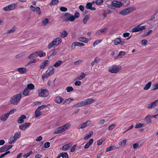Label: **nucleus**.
<instances>
[{
	"instance_id": "59",
	"label": "nucleus",
	"mask_w": 158,
	"mask_h": 158,
	"mask_svg": "<svg viewBox=\"0 0 158 158\" xmlns=\"http://www.w3.org/2000/svg\"><path fill=\"white\" fill-rule=\"evenodd\" d=\"M152 31V30H149L148 32H147L146 33H144L143 36L145 37L148 35L150 34L151 33V32Z\"/></svg>"
},
{
	"instance_id": "63",
	"label": "nucleus",
	"mask_w": 158,
	"mask_h": 158,
	"mask_svg": "<svg viewBox=\"0 0 158 158\" xmlns=\"http://www.w3.org/2000/svg\"><path fill=\"white\" fill-rule=\"evenodd\" d=\"M19 128L22 131H25L26 130L23 124L20 125L19 126Z\"/></svg>"
},
{
	"instance_id": "45",
	"label": "nucleus",
	"mask_w": 158,
	"mask_h": 158,
	"mask_svg": "<svg viewBox=\"0 0 158 158\" xmlns=\"http://www.w3.org/2000/svg\"><path fill=\"white\" fill-rule=\"evenodd\" d=\"M115 147L113 146H110L108 148H107L106 150V152H109L110 151L113 150L114 149H115Z\"/></svg>"
},
{
	"instance_id": "54",
	"label": "nucleus",
	"mask_w": 158,
	"mask_h": 158,
	"mask_svg": "<svg viewBox=\"0 0 158 158\" xmlns=\"http://www.w3.org/2000/svg\"><path fill=\"white\" fill-rule=\"evenodd\" d=\"M15 27L14 26L11 30H9L8 31L7 33L10 34L13 32L15 31Z\"/></svg>"
},
{
	"instance_id": "50",
	"label": "nucleus",
	"mask_w": 158,
	"mask_h": 158,
	"mask_svg": "<svg viewBox=\"0 0 158 158\" xmlns=\"http://www.w3.org/2000/svg\"><path fill=\"white\" fill-rule=\"evenodd\" d=\"M73 88L71 86H68L66 88V90L68 92L73 91Z\"/></svg>"
},
{
	"instance_id": "21",
	"label": "nucleus",
	"mask_w": 158,
	"mask_h": 158,
	"mask_svg": "<svg viewBox=\"0 0 158 158\" xmlns=\"http://www.w3.org/2000/svg\"><path fill=\"white\" fill-rule=\"evenodd\" d=\"M36 52H37L38 56L40 57L45 56H46V53L41 51H38Z\"/></svg>"
},
{
	"instance_id": "53",
	"label": "nucleus",
	"mask_w": 158,
	"mask_h": 158,
	"mask_svg": "<svg viewBox=\"0 0 158 158\" xmlns=\"http://www.w3.org/2000/svg\"><path fill=\"white\" fill-rule=\"evenodd\" d=\"M48 19L47 18H46L42 21V23L44 25V26H45L48 23Z\"/></svg>"
},
{
	"instance_id": "3",
	"label": "nucleus",
	"mask_w": 158,
	"mask_h": 158,
	"mask_svg": "<svg viewBox=\"0 0 158 158\" xmlns=\"http://www.w3.org/2000/svg\"><path fill=\"white\" fill-rule=\"evenodd\" d=\"M22 98L21 94H17L12 97L10 100V103L14 105H17L20 101Z\"/></svg>"
},
{
	"instance_id": "61",
	"label": "nucleus",
	"mask_w": 158,
	"mask_h": 158,
	"mask_svg": "<svg viewBox=\"0 0 158 158\" xmlns=\"http://www.w3.org/2000/svg\"><path fill=\"white\" fill-rule=\"evenodd\" d=\"M23 124L26 129L28 127H29L31 125V123H24Z\"/></svg>"
},
{
	"instance_id": "15",
	"label": "nucleus",
	"mask_w": 158,
	"mask_h": 158,
	"mask_svg": "<svg viewBox=\"0 0 158 158\" xmlns=\"http://www.w3.org/2000/svg\"><path fill=\"white\" fill-rule=\"evenodd\" d=\"M64 100V99L60 96L56 97L55 100V102L59 104L62 103Z\"/></svg>"
},
{
	"instance_id": "16",
	"label": "nucleus",
	"mask_w": 158,
	"mask_h": 158,
	"mask_svg": "<svg viewBox=\"0 0 158 158\" xmlns=\"http://www.w3.org/2000/svg\"><path fill=\"white\" fill-rule=\"evenodd\" d=\"M9 115L7 113L2 115L0 117V119L2 121H5L6 120Z\"/></svg>"
},
{
	"instance_id": "60",
	"label": "nucleus",
	"mask_w": 158,
	"mask_h": 158,
	"mask_svg": "<svg viewBox=\"0 0 158 158\" xmlns=\"http://www.w3.org/2000/svg\"><path fill=\"white\" fill-rule=\"evenodd\" d=\"M44 147L46 148H48L50 146V144L49 142H47L44 144Z\"/></svg>"
},
{
	"instance_id": "13",
	"label": "nucleus",
	"mask_w": 158,
	"mask_h": 158,
	"mask_svg": "<svg viewBox=\"0 0 158 158\" xmlns=\"http://www.w3.org/2000/svg\"><path fill=\"white\" fill-rule=\"evenodd\" d=\"M54 73V69L53 67H50L46 71V73L48 75V76H51Z\"/></svg>"
},
{
	"instance_id": "11",
	"label": "nucleus",
	"mask_w": 158,
	"mask_h": 158,
	"mask_svg": "<svg viewBox=\"0 0 158 158\" xmlns=\"http://www.w3.org/2000/svg\"><path fill=\"white\" fill-rule=\"evenodd\" d=\"M158 102V100H157L154 101L151 104L148 105L147 106V108L148 109H150L152 107H155L157 105V104Z\"/></svg>"
},
{
	"instance_id": "28",
	"label": "nucleus",
	"mask_w": 158,
	"mask_h": 158,
	"mask_svg": "<svg viewBox=\"0 0 158 158\" xmlns=\"http://www.w3.org/2000/svg\"><path fill=\"white\" fill-rule=\"evenodd\" d=\"M120 42V39L119 38H117L114 39V45H116L119 44Z\"/></svg>"
},
{
	"instance_id": "40",
	"label": "nucleus",
	"mask_w": 158,
	"mask_h": 158,
	"mask_svg": "<svg viewBox=\"0 0 158 158\" xmlns=\"http://www.w3.org/2000/svg\"><path fill=\"white\" fill-rule=\"evenodd\" d=\"M126 139H124L119 142L118 144L119 146H124L126 144Z\"/></svg>"
},
{
	"instance_id": "19",
	"label": "nucleus",
	"mask_w": 158,
	"mask_h": 158,
	"mask_svg": "<svg viewBox=\"0 0 158 158\" xmlns=\"http://www.w3.org/2000/svg\"><path fill=\"white\" fill-rule=\"evenodd\" d=\"M72 144L70 143L65 145L62 147V149L64 151H67L70 148V146Z\"/></svg>"
},
{
	"instance_id": "42",
	"label": "nucleus",
	"mask_w": 158,
	"mask_h": 158,
	"mask_svg": "<svg viewBox=\"0 0 158 158\" xmlns=\"http://www.w3.org/2000/svg\"><path fill=\"white\" fill-rule=\"evenodd\" d=\"M73 99H72L69 98L66 99L63 102L64 104H69L70 103L71 101H73Z\"/></svg>"
},
{
	"instance_id": "57",
	"label": "nucleus",
	"mask_w": 158,
	"mask_h": 158,
	"mask_svg": "<svg viewBox=\"0 0 158 158\" xmlns=\"http://www.w3.org/2000/svg\"><path fill=\"white\" fill-rule=\"evenodd\" d=\"M116 125L114 124H112L110 125L108 127V129L109 130H111L113 129L115 127Z\"/></svg>"
},
{
	"instance_id": "18",
	"label": "nucleus",
	"mask_w": 158,
	"mask_h": 158,
	"mask_svg": "<svg viewBox=\"0 0 158 158\" xmlns=\"http://www.w3.org/2000/svg\"><path fill=\"white\" fill-rule=\"evenodd\" d=\"M85 106L84 101H82L81 102L77 103L76 104L74 105V106L76 107H82Z\"/></svg>"
},
{
	"instance_id": "46",
	"label": "nucleus",
	"mask_w": 158,
	"mask_h": 158,
	"mask_svg": "<svg viewBox=\"0 0 158 158\" xmlns=\"http://www.w3.org/2000/svg\"><path fill=\"white\" fill-rule=\"evenodd\" d=\"M95 2L97 5L100 6L102 4L103 1V0H96Z\"/></svg>"
},
{
	"instance_id": "55",
	"label": "nucleus",
	"mask_w": 158,
	"mask_h": 158,
	"mask_svg": "<svg viewBox=\"0 0 158 158\" xmlns=\"http://www.w3.org/2000/svg\"><path fill=\"white\" fill-rule=\"evenodd\" d=\"M25 55L24 53L23 52L22 53H20V54H18L16 56V58H19L21 57H22V56H24Z\"/></svg>"
},
{
	"instance_id": "24",
	"label": "nucleus",
	"mask_w": 158,
	"mask_h": 158,
	"mask_svg": "<svg viewBox=\"0 0 158 158\" xmlns=\"http://www.w3.org/2000/svg\"><path fill=\"white\" fill-rule=\"evenodd\" d=\"M78 40L80 41L85 43H87L88 42L87 39L85 37H80L79 38Z\"/></svg>"
},
{
	"instance_id": "37",
	"label": "nucleus",
	"mask_w": 158,
	"mask_h": 158,
	"mask_svg": "<svg viewBox=\"0 0 158 158\" xmlns=\"http://www.w3.org/2000/svg\"><path fill=\"white\" fill-rule=\"evenodd\" d=\"M35 86L32 84H29L27 85V88L29 90H32L34 89Z\"/></svg>"
},
{
	"instance_id": "5",
	"label": "nucleus",
	"mask_w": 158,
	"mask_h": 158,
	"mask_svg": "<svg viewBox=\"0 0 158 158\" xmlns=\"http://www.w3.org/2000/svg\"><path fill=\"white\" fill-rule=\"evenodd\" d=\"M64 21L65 22H73L75 19V17L74 16L71 14L68 13H66L64 14Z\"/></svg>"
},
{
	"instance_id": "31",
	"label": "nucleus",
	"mask_w": 158,
	"mask_h": 158,
	"mask_svg": "<svg viewBox=\"0 0 158 158\" xmlns=\"http://www.w3.org/2000/svg\"><path fill=\"white\" fill-rule=\"evenodd\" d=\"M16 140L14 136H12L10 138L9 140V143L10 144L12 143Z\"/></svg>"
},
{
	"instance_id": "52",
	"label": "nucleus",
	"mask_w": 158,
	"mask_h": 158,
	"mask_svg": "<svg viewBox=\"0 0 158 158\" xmlns=\"http://www.w3.org/2000/svg\"><path fill=\"white\" fill-rule=\"evenodd\" d=\"M107 30V28L106 27H105L99 30H98L97 33H98V32H100L101 33H103L105 32Z\"/></svg>"
},
{
	"instance_id": "51",
	"label": "nucleus",
	"mask_w": 158,
	"mask_h": 158,
	"mask_svg": "<svg viewBox=\"0 0 158 158\" xmlns=\"http://www.w3.org/2000/svg\"><path fill=\"white\" fill-rule=\"evenodd\" d=\"M35 10L36 13L38 15H40L41 14V11H40V9L39 7H35Z\"/></svg>"
},
{
	"instance_id": "34",
	"label": "nucleus",
	"mask_w": 158,
	"mask_h": 158,
	"mask_svg": "<svg viewBox=\"0 0 158 158\" xmlns=\"http://www.w3.org/2000/svg\"><path fill=\"white\" fill-rule=\"evenodd\" d=\"M37 56V52H34L30 55L28 57L29 59H32L34 58H35Z\"/></svg>"
},
{
	"instance_id": "44",
	"label": "nucleus",
	"mask_w": 158,
	"mask_h": 158,
	"mask_svg": "<svg viewBox=\"0 0 158 158\" xmlns=\"http://www.w3.org/2000/svg\"><path fill=\"white\" fill-rule=\"evenodd\" d=\"M126 53L124 52L120 51L119 52V54L117 56V57L119 58L122 57L123 56H124Z\"/></svg>"
},
{
	"instance_id": "26",
	"label": "nucleus",
	"mask_w": 158,
	"mask_h": 158,
	"mask_svg": "<svg viewBox=\"0 0 158 158\" xmlns=\"http://www.w3.org/2000/svg\"><path fill=\"white\" fill-rule=\"evenodd\" d=\"M63 62V61L60 60H58L55 64H54V66L55 67H59Z\"/></svg>"
},
{
	"instance_id": "41",
	"label": "nucleus",
	"mask_w": 158,
	"mask_h": 158,
	"mask_svg": "<svg viewBox=\"0 0 158 158\" xmlns=\"http://www.w3.org/2000/svg\"><path fill=\"white\" fill-rule=\"evenodd\" d=\"M74 44H75V46L80 47L83 46L85 45V44H84L80 42H74Z\"/></svg>"
},
{
	"instance_id": "12",
	"label": "nucleus",
	"mask_w": 158,
	"mask_h": 158,
	"mask_svg": "<svg viewBox=\"0 0 158 158\" xmlns=\"http://www.w3.org/2000/svg\"><path fill=\"white\" fill-rule=\"evenodd\" d=\"M26 117L24 115H21L17 121L19 123H22L24 122V119L26 118Z\"/></svg>"
},
{
	"instance_id": "35",
	"label": "nucleus",
	"mask_w": 158,
	"mask_h": 158,
	"mask_svg": "<svg viewBox=\"0 0 158 158\" xmlns=\"http://www.w3.org/2000/svg\"><path fill=\"white\" fill-rule=\"evenodd\" d=\"M35 114L36 117H38L42 114V112L37 109L35 111Z\"/></svg>"
},
{
	"instance_id": "38",
	"label": "nucleus",
	"mask_w": 158,
	"mask_h": 158,
	"mask_svg": "<svg viewBox=\"0 0 158 158\" xmlns=\"http://www.w3.org/2000/svg\"><path fill=\"white\" fill-rule=\"evenodd\" d=\"M150 115H149L146 116L145 118V120L148 123H150L151 122V118H150Z\"/></svg>"
},
{
	"instance_id": "4",
	"label": "nucleus",
	"mask_w": 158,
	"mask_h": 158,
	"mask_svg": "<svg viewBox=\"0 0 158 158\" xmlns=\"http://www.w3.org/2000/svg\"><path fill=\"white\" fill-rule=\"evenodd\" d=\"M145 26H141V24L135 27L134 28H131L130 30V31L132 32H135L139 31H141L146 29Z\"/></svg>"
},
{
	"instance_id": "8",
	"label": "nucleus",
	"mask_w": 158,
	"mask_h": 158,
	"mask_svg": "<svg viewBox=\"0 0 158 158\" xmlns=\"http://www.w3.org/2000/svg\"><path fill=\"white\" fill-rule=\"evenodd\" d=\"M39 96L41 97H46L49 94V93L47 89H39L37 92Z\"/></svg>"
},
{
	"instance_id": "7",
	"label": "nucleus",
	"mask_w": 158,
	"mask_h": 158,
	"mask_svg": "<svg viewBox=\"0 0 158 158\" xmlns=\"http://www.w3.org/2000/svg\"><path fill=\"white\" fill-rule=\"evenodd\" d=\"M17 3L11 4L4 7L3 8V10L5 11H9L13 10L16 8L17 7Z\"/></svg>"
},
{
	"instance_id": "33",
	"label": "nucleus",
	"mask_w": 158,
	"mask_h": 158,
	"mask_svg": "<svg viewBox=\"0 0 158 158\" xmlns=\"http://www.w3.org/2000/svg\"><path fill=\"white\" fill-rule=\"evenodd\" d=\"M56 52L55 51V50H51L49 52L48 55H50V56H53L55 55L56 54Z\"/></svg>"
},
{
	"instance_id": "25",
	"label": "nucleus",
	"mask_w": 158,
	"mask_h": 158,
	"mask_svg": "<svg viewBox=\"0 0 158 158\" xmlns=\"http://www.w3.org/2000/svg\"><path fill=\"white\" fill-rule=\"evenodd\" d=\"M85 76L86 75L85 73L83 72H82L81 74L79 76L77 77L76 79L77 80H82L85 77Z\"/></svg>"
},
{
	"instance_id": "2",
	"label": "nucleus",
	"mask_w": 158,
	"mask_h": 158,
	"mask_svg": "<svg viewBox=\"0 0 158 158\" xmlns=\"http://www.w3.org/2000/svg\"><path fill=\"white\" fill-rule=\"evenodd\" d=\"M70 124L68 123L63 125L57 128L54 132V133L58 134L68 130L70 127Z\"/></svg>"
},
{
	"instance_id": "32",
	"label": "nucleus",
	"mask_w": 158,
	"mask_h": 158,
	"mask_svg": "<svg viewBox=\"0 0 158 158\" xmlns=\"http://www.w3.org/2000/svg\"><path fill=\"white\" fill-rule=\"evenodd\" d=\"M93 134V132L92 131H90L89 133L86 135L84 138V139L85 140H87L89 138L91 137Z\"/></svg>"
},
{
	"instance_id": "20",
	"label": "nucleus",
	"mask_w": 158,
	"mask_h": 158,
	"mask_svg": "<svg viewBox=\"0 0 158 158\" xmlns=\"http://www.w3.org/2000/svg\"><path fill=\"white\" fill-rule=\"evenodd\" d=\"M17 71L20 73H25L27 71V69L26 68H19L17 69Z\"/></svg>"
},
{
	"instance_id": "48",
	"label": "nucleus",
	"mask_w": 158,
	"mask_h": 158,
	"mask_svg": "<svg viewBox=\"0 0 158 158\" xmlns=\"http://www.w3.org/2000/svg\"><path fill=\"white\" fill-rule=\"evenodd\" d=\"M105 139L103 138V139H100L97 141V144L98 145H101L103 141L105 140Z\"/></svg>"
},
{
	"instance_id": "9",
	"label": "nucleus",
	"mask_w": 158,
	"mask_h": 158,
	"mask_svg": "<svg viewBox=\"0 0 158 158\" xmlns=\"http://www.w3.org/2000/svg\"><path fill=\"white\" fill-rule=\"evenodd\" d=\"M50 63L49 60L44 61V62L42 63L40 65V69H44L46 66L48 65Z\"/></svg>"
},
{
	"instance_id": "58",
	"label": "nucleus",
	"mask_w": 158,
	"mask_h": 158,
	"mask_svg": "<svg viewBox=\"0 0 158 158\" xmlns=\"http://www.w3.org/2000/svg\"><path fill=\"white\" fill-rule=\"evenodd\" d=\"M85 127H86L85 125V124L84 123H83L80 124L78 128L79 129H83Z\"/></svg>"
},
{
	"instance_id": "64",
	"label": "nucleus",
	"mask_w": 158,
	"mask_h": 158,
	"mask_svg": "<svg viewBox=\"0 0 158 158\" xmlns=\"http://www.w3.org/2000/svg\"><path fill=\"white\" fill-rule=\"evenodd\" d=\"M74 84L76 86H80L81 84V82L79 81H76L75 82Z\"/></svg>"
},
{
	"instance_id": "6",
	"label": "nucleus",
	"mask_w": 158,
	"mask_h": 158,
	"mask_svg": "<svg viewBox=\"0 0 158 158\" xmlns=\"http://www.w3.org/2000/svg\"><path fill=\"white\" fill-rule=\"evenodd\" d=\"M121 68H119L116 65H113L110 67L108 69V71L112 73H116L120 71Z\"/></svg>"
},
{
	"instance_id": "22",
	"label": "nucleus",
	"mask_w": 158,
	"mask_h": 158,
	"mask_svg": "<svg viewBox=\"0 0 158 158\" xmlns=\"http://www.w3.org/2000/svg\"><path fill=\"white\" fill-rule=\"evenodd\" d=\"M21 136V133L20 131H18L16 132L13 136L17 140Z\"/></svg>"
},
{
	"instance_id": "39",
	"label": "nucleus",
	"mask_w": 158,
	"mask_h": 158,
	"mask_svg": "<svg viewBox=\"0 0 158 158\" xmlns=\"http://www.w3.org/2000/svg\"><path fill=\"white\" fill-rule=\"evenodd\" d=\"M144 126V125L143 123H137L135 126V128H138Z\"/></svg>"
},
{
	"instance_id": "30",
	"label": "nucleus",
	"mask_w": 158,
	"mask_h": 158,
	"mask_svg": "<svg viewBox=\"0 0 158 158\" xmlns=\"http://www.w3.org/2000/svg\"><path fill=\"white\" fill-rule=\"evenodd\" d=\"M29 91L27 88H25L23 92V95L26 96L28 95Z\"/></svg>"
},
{
	"instance_id": "49",
	"label": "nucleus",
	"mask_w": 158,
	"mask_h": 158,
	"mask_svg": "<svg viewBox=\"0 0 158 158\" xmlns=\"http://www.w3.org/2000/svg\"><path fill=\"white\" fill-rule=\"evenodd\" d=\"M32 152H33L32 151H30L29 152L24 154V155L23 156V157L24 158H27L31 154Z\"/></svg>"
},
{
	"instance_id": "17",
	"label": "nucleus",
	"mask_w": 158,
	"mask_h": 158,
	"mask_svg": "<svg viewBox=\"0 0 158 158\" xmlns=\"http://www.w3.org/2000/svg\"><path fill=\"white\" fill-rule=\"evenodd\" d=\"M86 7L87 9L91 10H94L96 9L95 7H92V4L91 2H88L87 3L86 5Z\"/></svg>"
},
{
	"instance_id": "29",
	"label": "nucleus",
	"mask_w": 158,
	"mask_h": 158,
	"mask_svg": "<svg viewBox=\"0 0 158 158\" xmlns=\"http://www.w3.org/2000/svg\"><path fill=\"white\" fill-rule=\"evenodd\" d=\"M152 83L151 82H149L148 83L146 84L144 87L143 89L145 90H147L149 89L151 87Z\"/></svg>"
},
{
	"instance_id": "62",
	"label": "nucleus",
	"mask_w": 158,
	"mask_h": 158,
	"mask_svg": "<svg viewBox=\"0 0 158 158\" xmlns=\"http://www.w3.org/2000/svg\"><path fill=\"white\" fill-rule=\"evenodd\" d=\"M68 9L66 7H61L60 8V10L63 12H65L67 11Z\"/></svg>"
},
{
	"instance_id": "47",
	"label": "nucleus",
	"mask_w": 158,
	"mask_h": 158,
	"mask_svg": "<svg viewBox=\"0 0 158 158\" xmlns=\"http://www.w3.org/2000/svg\"><path fill=\"white\" fill-rule=\"evenodd\" d=\"M58 0H52L50 4L51 5H55L59 3Z\"/></svg>"
},
{
	"instance_id": "56",
	"label": "nucleus",
	"mask_w": 158,
	"mask_h": 158,
	"mask_svg": "<svg viewBox=\"0 0 158 158\" xmlns=\"http://www.w3.org/2000/svg\"><path fill=\"white\" fill-rule=\"evenodd\" d=\"M91 122L90 121L88 120L85 122L84 123L86 127L88 126L91 124Z\"/></svg>"
},
{
	"instance_id": "14",
	"label": "nucleus",
	"mask_w": 158,
	"mask_h": 158,
	"mask_svg": "<svg viewBox=\"0 0 158 158\" xmlns=\"http://www.w3.org/2000/svg\"><path fill=\"white\" fill-rule=\"evenodd\" d=\"M83 101L85 105L86 106L87 105H89L92 103L94 101V100L91 98H88L87 99H86Z\"/></svg>"
},
{
	"instance_id": "27",
	"label": "nucleus",
	"mask_w": 158,
	"mask_h": 158,
	"mask_svg": "<svg viewBox=\"0 0 158 158\" xmlns=\"http://www.w3.org/2000/svg\"><path fill=\"white\" fill-rule=\"evenodd\" d=\"M89 19V17L88 15H86L85 17H84V18L83 19L82 21L83 23L84 24H86L87 23L88 20Z\"/></svg>"
},
{
	"instance_id": "23",
	"label": "nucleus",
	"mask_w": 158,
	"mask_h": 158,
	"mask_svg": "<svg viewBox=\"0 0 158 158\" xmlns=\"http://www.w3.org/2000/svg\"><path fill=\"white\" fill-rule=\"evenodd\" d=\"M67 32L65 30H63L60 33V36L62 38H64L66 37L68 35Z\"/></svg>"
},
{
	"instance_id": "36",
	"label": "nucleus",
	"mask_w": 158,
	"mask_h": 158,
	"mask_svg": "<svg viewBox=\"0 0 158 158\" xmlns=\"http://www.w3.org/2000/svg\"><path fill=\"white\" fill-rule=\"evenodd\" d=\"M60 156L63 158H69V155L68 153L66 152H62L60 153Z\"/></svg>"
},
{
	"instance_id": "10",
	"label": "nucleus",
	"mask_w": 158,
	"mask_h": 158,
	"mask_svg": "<svg viewBox=\"0 0 158 158\" xmlns=\"http://www.w3.org/2000/svg\"><path fill=\"white\" fill-rule=\"evenodd\" d=\"M130 9L132 10L131 7L124 9L119 12V14L123 15H126L128 14L130 12Z\"/></svg>"
},
{
	"instance_id": "1",
	"label": "nucleus",
	"mask_w": 158,
	"mask_h": 158,
	"mask_svg": "<svg viewBox=\"0 0 158 158\" xmlns=\"http://www.w3.org/2000/svg\"><path fill=\"white\" fill-rule=\"evenodd\" d=\"M61 42V39L60 37H58L54 39L48 44V48L49 49L53 47H56L59 45Z\"/></svg>"
},
{
	"instance_id": "43",
	"label": "nucleus",
	"mask_w": 158,
	"mask_h": 158,
	"mask_svg": "<svg viewBox=\"0 0 158 158\" xmlns=\"http://www.w3.org/2000/svg\"><path fill=\"white\" fill-rule=\"evenodd\" d=\"M7 145H5L3 146H2L1 148H0V150H1V152H3L6 151H7V150L6 149Z\"/></svg>"
}]
</instances>
